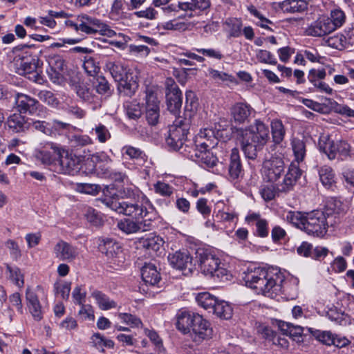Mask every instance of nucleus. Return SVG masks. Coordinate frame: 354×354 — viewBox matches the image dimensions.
Instances as JSON below:
<instances>
[{
    "instance_id": "1",
    "label": "nucleus",
    "mask_w": 354,
    "mask_h": 354,
    "mask_svg": "<svg viewBox=\"0 0 354 354\" xmlns=\"http://www.w3.org/2000/svg\"><path fill=\"white\" fill-rule=\"evenodd\" d=\"M102 203L111 209L132 218H124L118 223V227L127 234L149 231L153 227L156 212L145 196L137 200L105 198Z\"/></svg>"
},
{
    "instance_id": "2",
    "label": "nucleus",
    "mask_w": 354,
    "mask_h": 354,
    "mask_svg": "<svg viewBox=\"0 0 354 354\" xmlns=\"http://www.w3.org/2000/svg\"><path fill=\"white\" fill-rule=\"evenodd\" d=\"M243 278L246 286L252 289L257 294L268 297L281 290L284 280V276L277 268H248L244 272Z\"/></svg>"
},
{
    "instance_id": "3",
    "label": "nucleus",
    "mask_w": 354,
    "mask_h": 354,
    "mask_svg": "<svg viewBox=\"0 0 354 354\" xmlns=\"http://www.w3.org/2000/svg\"><path fill=\"white\" fill-rule=\"evenodd\" d=\"M241 149L246 158L254 160L259 151L270 140V131L261 121L257 120L246 129H237Z\"/></svg>"
},
{
    "instance_id": "4",
    "label": "nucleus",
    "mask_w": 354,
    "mask_h": 354,
    "mask_svg": "<svg viewBox=\"0 0 354 354\" xmlns=\"http://www.w3.org/2000/svg\"><path fill=\"white\" fill-rule=\"evenodd\" d=\"M286 220L308 234L322 237L327 232L328 226L333 225L328 221L326 214L320 210L309 212H288Z\"/></svg>"
},
{
    "instance_id": "5",
    "label": "nucleus",
    "mask_w": 354,
    "mask_h": 354,
    "mask_svg": "<svg viewBox=\"0 0 354 354\" xmlns=\"http://www.w3.org/2000/svg\"><path fill=\"white\" fill-rule=\"evenodd\" d=\"M301 173L298 165L292 162L288 167V172L284 175L283 180L277 183L276 187L272 185H266L261 188L262 198L266 201H270L275 197L277 192L286 193L292 190L300 178Z\"/></svg>"
},
{
    "instance_id": "6",
    "label": "nucleus",
    "mask_w": 354,
    "mask_h": 354,
    "mask_svg": "<svg viewBox=\"0 0 354 354\" xmlns=\"http://www.w3.org/2000/svg\"><path fill=\"white\" fill-rule=\"evenodd\" d=\"M196 258L203 274L221 280L228 279L230 274L227 270L223 267V264L221 265V259L215 254L203 250L197 252Z\"/></svg>"
},
{
    "instance_id": "7",
    "label": "nucleus",
    "mask_w": 354,
    "mask_h": 354,
    "mask_svg": "<svg viewBox=\"0 0 354 354\" xmlns=\"http://www.w3.org/2000/svg\"><path fill=\"white\" fill-rule=\"evenodd\" d=\"M190 121L187 118L178 117L169 127V135L166 138L167 145L173 150L177 151L182 148L187 140V135L189 129Z\"/></svg>"
},
{
    "instance_id": "8",
    "label": "nucleus",
    "mask_w": 354,
    "mask_h": 354,
    "mask_svg": "<svg viewBox=\"0 0 354 354\" xmlns=\"http://www.w3.org/2000/svg\"><path fill=\"white\" fill-rule=\"evenodd\" d=\"M285 163L283 158L272 156L263 163L262 174L268 182L275 183L284 174Z\"/></svg>"
},
{
    "instance_id": "9",
    "label": "nucleus",
    "mask_w": 354,
    "mask_h": 354,
    "mask_svg": "<svg viewBox=\"0 0 354 354\" xmlns=\"http://www.w3.org/2000/svg\"><path fill=\"white\" fill-rule=\"evenodd\" d=\"M145 117L150 125L157 124L160 118V100L156 93L151 88L146 90Z\"/></svg>"
},
{
    "instance_id": "10",
    "label": "nucleus",
    "mask_w": 354,
    "mask_h": 354,
    "mask_svg": "<svg viewBox=\"0 0 354 354\" xmlns=\"http://www.w3.org/2000/svg\"><path fill=\"white\" fill-rule=\"evenodd\" d=\"M98 249L113 263L120 264L124 261L121 246L112 239H102L98 245Z\"/></svg>"
},
{
    "instance_id": "11",
    "label": "nucleus",
    "mask_w": 354,
    "mask_h": 354,
    "mask_svg": "<svg viewBox=\"0 0 354 354\" xmlns=\"http://www.w3.org/2000/svg\"><path fill=\"white\" fill-rule=\"evenodd\" d=\"M19 57L14 59L17 68V73L22 75H28V78L36 82H39L41 79V75L37 71V65L35 59L29 61L23 55H19Z\"/></svg>"
},
{
    "instance_id": "12",
    "label": "nucleus",
    "mask_w": 354,
    "mask_h": 354,
    "mask_svg": "<svg viewBox=\"0 0 354 354\" xmlns=\"http://www.w3.org/2000/svg\"><path fill=\"white\" fill-rule=\"evenodd\" d=\"M53 252L55 257L62 261L71 262L79 256L78 248L63 240L55 245Z\"/></svg>"
},
{
    "instance_id": "13",
    "label": "nucleus",
    "mask_w": 354,
    "mask_h": 354,
    "mask_svg": "<svg viewBox=\"0 0 354 354\" xmlns=\"http://www.w3.org/2000/svg\"><path fill=\"white\" fill-rule=\"evenodd\" d=\"M191 332L194 335L195 341H200L212 337L213 330L208 321L199 314L195 315Z\"/></svg>"
},
{
    "instance_id": "14",
    "label": "nucleus",
    "mask_w": 354,
    "mask_h": 354,
    "mask_svg": "<svg viewBox=\"0 0 354 354\" xmlns=\"http://www.w3.org/2000/svg\"><path fill=\"white\" fill-rule=\"evenodd\" d=\"M333 32L329 24L328 17L322 16L312 22L305 30V33L310 37H324Z\"/></svg>"
},
{
    "instance_id": "15",
    "label": "nucleus",
    "mask_w": 354,
    "mask_h": 354,
    "mask_svg": "<svg viewBox=\"0 0 354 354\" xmlns=\"http://www.w3.org/2000/svg\"><path fill=\"white\" fill-rule=\"evenodd\" d=\"M57 165L59 167V171L60 173L73 174L80 169V159L72 153L61 151Z\"/></svg>"
},
{
    "instance_id": "16",
    "label": "nucleus",
    "mask_w": 354,
    "mask_h": 354,
    "mask_svg": "<svg viewBox=\"0 0 354 354\" xmlns=\"http://www.w3.org/2000/svg\"><path fill=\"white\" fill-rule=\"evenodd\" d=\"M61 149L53 142L46 143L37 152L36 156L44 164L57 165V160L60 157Z\"/></svg>"
},
{
    "instance_id": "17",
    "label": "nucleus",
    "mask_w": 354,
    "mask_h": 354,
    "mask_svg": "<svg viewBox=\"0 0 354 354\" xmlns=\"http://www.w3.org/2000/svg\"><path fill=\"white\" fill-rule=\"evenodd\" d=\"M168 261L170 265L177 270L187 269L189 271L192 270V257L187 250L177 251L174 254H170L168 256Z\"/></svg>"
},
{
    "instance_id": "18",
    "label": "nucleus",
    "mask_w": 354,
    "mask_h": 354,
    "mask_svg": "<svg viewBox=\"0 0 354 354\" xmlns=\"http://www.w3.org/2000/svg\"><path fill=\"white\" fill-rule=\"evenodd\" d=\"M254 112L250 105L238 102L230 109L232 120L236 124H242L249 121L252 113Z\"/></svg>"
},
{
    "instance_id": "19",
    "label": "nucleus",
    "mask_w": 354,
    "mask_h": 354,
    "mask_svg": "<svg viewBox=\"0 0 354 354\" xmlns=\"http://www.w3.org/2000/svg\"><path fill=\"white\" fill-rule=\"evenodd\" d=\"M30 124L28 119L20 113L10 115L6 121L8 129L15 133L26 132L30 129Z\"/></svg>"
},
{
    "instance_id": "20",
    "label": "nucleus",
    "mask_w": 354,
    "mask_h": 354,
    "mask_svg": "<svg viewBox=\"0 0 354 354\" xmlns=\"http://www.w3.org/2000/svg\"><path fill=\"white\" fill-rule=\"evenodd\" d=\"M16 104L20 113L34 114L40 106L36 99L23 93H17L16 95Z\"/></svg>"
},
{
    "instance_id": "21",
    "label": "nucleus",
    "mask_w": 354,
    "mask_h": 354,
    "mask_svg": "<svg viewBox=\"0 0 354 354\" xmlns=\"http://www.w3.org/2000/svg\"><path fill=\"white\" fill-rule=\"evenodd\" d=\"M27 307L32 317L36 321H40L43 317V310L37 293L30 288L26 292Z\"/></svg>"
},
{
    "instance_id": "22",
    "label": "nucleus",
    "mask_w": 354,
    "mask_h": 354,
    "mask_svg": "<svg viewBox=\"0 0 354 354\" xmlns=\"http://www.w3.org/2000/svg\"><path fill=\"white\" fill-rule=\"evenodd\" d=\"M228 175L230 180L232 181L238 180L243 176L239 151L236 148H234L231 151Z\"/></svg>"
},
{
    "instance_id": "23",
    "label": "nucleus",
    "mask_w": 354,
    "mask_h": 354,
    "mask_svg": "<svg viewBox=\"0 0 354 354\" xmlns=\"http://www.w3.org/2000/svg\"><path fill=\"white\" fill-rule=\"evenodd\" d=\"M186 12H189V18L201 15L206 12L211 6L210 0H189L184 1Z\"/></svg>"
},
{
    "instance_id": "24",
    "label": "nucleus",
    "mask_w": 354,
    "mask_h": 354,
    "mask_svg": "<svg viewBox=\"0 0 354 354\" xmlns=\"http://www.w3.org/2000/svg\"><path fill=\"white\" fill-rule=\"evenodd\" d=\"M138 243L140 247L151 253V252H157L162 250L165 241L160 236L151 234L139 239Z\"/></svg>"
},
{
    "instance_id": "25",
    "label": "nucleus",
    "mask_w": 354,
    "mask_h": 354,
    "mask_svg": "<svg viewBox=\"0 0 354 354\" xmlns=\"http://www.w3.org/2000/svg\"><path fill=\"white\" fill-rule=\"evenodd\" d=\"M216 137L212 129L205 128L201 129L195 137V142L197 147H214L216 144Z\"/></svg>"
},
{
    "instance_id": "26",
    "label": "nucleus",
    "mask_w": 354,
    "mask_h": 354,
    "mask_svg": "<svg viewBox=\"0 0 354 354\" xmlns=\"http://www.w3.org/2000/svg\"><path fill=\"white\" fill-rule=\"evenodd\" d=\"M118 82L119 92L125 96L131 97L138 88V84L131 73H128Z\"/></svg>"
},
{
    "instance_id": "27",
    "label": "nucleus",
    "mask_w": 354,
    "mask_h": 354,
    "mask_svg": "<svg viewBox=\"0 0 354 354\" xmlns=\"http://www.w3.org/2000/svg\"><path fill=\"white\" fill-rule=\"evenodd\" d=\"M196 314L182 311L176 315V328L184 334L191 333L194 318Z\"/></svg>"
},
{
    "instance_id": "28",
    "label": "nucleus",
    "mask_w": 354,
    "mask_h": 354,
    "mask_svg": "<svg viewBox=\"0 0 354 354\" xmlns=\"http://www.w3.org/2000/svg\"><path fill=\"white\" fill-rule=\"evenodd\" d=\"M212 147H200L195 162L203 167L212 168L216 165L217 158L209 151Z\"/></svg>"
},
{
    "instance_id": "29",
    "label": "nucleus",
    "mask_w": 354,
    "mask_h": 354,
    "mask_svg": "<svg viewBox=\"0 0 354 354\" xmlns=\"http://www.w3.org/2000/svg\"><path fill=\"white\" fill-rule=\"evenodd\" d=\"M82 32L93 35L96 33H99L101 35H105L107 37H112L115 35V32L110 28V27L106 24L103 23L98 19H96L93 23V26L91 27H88L86 26H83Z\"/></svg>"
},
{
    "instance_id": "30",
    "label": "nucleus",
    "mask_w": 354,
    "mask_h": 354,
    "mask_svg": "<svg viewBox=\"0 0 354 354\" xmlns=\"http://www.w3.org/2000/svg\"><path fill=\"white\" fill-rule=\"evenodd\" d=\"M142 280L145 283L154 286L160 280V275L154 264L146 263L141 270Z\"/></svg>"
},
{
    "instance_id": "31",
    "label": "nucleus",
    "mask_w": 354,
    "mask_h": 354,
    "mask_svg": "<svg viewBox=\"0 0 354 354\" xmlns=\"http://www.w3.org/2000/svg\"><path fill=\"white\" fill-rule=\"evenodd\" d=\"M165 95L168 111L175 115L179 113L183 102L182 92L178 91L177 92L165 93Z\"/></svg>"
},
{
    "instance_id": "32",
    "label": "nucleus",
    "mask_w": 354,
    "mask_h": 354,
    "mask_svg": "<svg viewBox=\"0 0 354 354\" xmlns=\"http://www.w3.org/2000/svg\"><path fill=\"white\" fill-rule=\"evenodd\" d=\"M308 3L305 0H284L281 8L284 12H301L307 9Z\"/></svg>"
},
{
    "instance_id": "33",
    "label": "nucleus",
    "mask_w": 354,
    "mask_h": 354,
    "mask_svg": "<svg viewBox=\"0 0 354 354\" xmlns=\"http://www.w3.org/2000/svg\"><path fill=\"white\" fill-rule=\"evenodd\" d=\"M91 296L95 299L99 308L102 310H108L117 307V303L101 291L94 290L91 293Z\"/></svg>"
},
{
    "instance_id": "34",
    "label": "nucleus",
    "mask_w": 354,
    "mask_h": 354,
    "mask_svg": "<svg viewBox=\"0 0 354 354\" xmlns=\"http://www.w3.org/2000/svg\"><path fill=\"white\" fill-rule=\"evenodd\" d=\"M105 69L108 71L116 81L121 80L128 73L126 68L118 62L108 60L105 64Z\"/></svg>"
},
{
    "instance_id": "35",
    "label": "nucleus",
    "mask_w": 354,
    "mask_h": 354,
    "mask_svg": "<svg viewBox=\"0 0 354 354\" xmlns=\"http://www.w3.org/2000/svg\"><path fill=\"white\" fill-rule=\"evenodd\" d=\"M212 311L218 317L225 319L231 318L232 315L231 306L225 301H218L217 299Z\"/></svg>"
},
{
    "instance_id": "36",
    "label": "nucleus",
    "mask_w": 354,
    "mask_h": 354,
    "mask_svg": "<svg viewBox=\"0 0 354 354\" xmlns=\"http://www.w3.org/2000/svg\"><path fill=\"white\" fill-rule=\"evenodd\" d=\"M90 133L95 135L96 140L102 144L106 142L111 138V134L109 129L102 123L95 124Z\"/></svg>"
},
{
    "instance_id": "37",
    "label": "nucleus",
    "mask_w": 354,
    "mask_h": 354,
    "mask_svg": "<svg viewBox=\"0 0 354 354\" xmlns=\"http://www.w3.org/2000/svg\"><path fill=\"white\" fill-rule=\"evenodd\" d=\"M291 146L295 161L297 163L302 162L304 160L306 153L305 142L299 138H293L291 142Z\"/></svg>"
},
{
    "instance_id": "38",
    "label": "nucleus",
    "mask_w": 354,
    "mask_h": 354,
    "mask_svg": "<svg viewBox=\"0 0 354 354\" xmlns=\"http://www.w3.org/2000/svg\"><path fill=\"white\" fill-rule=\"evenodd\" d=\"M197 106L198 102L195 93L192 91L186 92L185 104V118L190 120L194 113L196 111Z\"/></svg>"
},
{
    "instance_id": "39",
    "label": "nucleus",
    "mask_w": 354,
    "mask_h": 354,
    "mask_svg": "<svg viewBox=\"0 0 354 354\" xmlns=\"http://www.w3.org/2000/svg\"><path fill=\"white\" fill-rule=\"evenodd\" d=\"M319 178L323 184L327 188H330L335 183V174L331 167L323 166L319 169Z\"/></svg>"
},
{
    "instance_id": "40",
    "label": "nucleus",
    "mask_w": 354,
    "mask_h": 354,
    "mask_svg": "<svg viewBox=\"0 0 354 354\" xmlns=\"http://www.w3.org/2000/svg\"><path fill=\"white\" fill-rule=\"evenodd\" d=\"M91 343L92 344L93 346L102 352L104 351L103 347L113 348L115 345L113 341L111 339H106L99 333H95L91 336Z\"/></svg>"
},
{
    "instance_id": "41",
    "label": "nucleus",
    "mask_w": 354,
    "mask_h": 354,
    "mask_svg": "<svg viewBox=\"0 0 354 354\" xmlns=\"http://www.w3.org/2000/svg\"><path fill=\"white\" fill-rule=\"evenodd\" d=\"M330 15L328 19H329V24L333 31L342 26L345 23L346 16L342 10L334 9L331 10Z\"/></svg>"
},
{
    "instance_id": "42",
    "label": "nucleus",
    "mask_w": 354,
    "mask_h": 354,
    "mask_svg": "<svg viewBox=\"0 0 354 354\" xmlns=\"http://www.w3.org/2000/svg\"><path fill=\"white\" fill-rule=\"evenodd\" d=\"M124 109L126 115L130 120H137L142 114L140 104L136 101L126 102L124 104Z\"/></svg>"
},
{
    "instance_id": "43",
    "label": "nucleus",
    "mask_w": 354,
    "mask_h": 354,
    "mask_svg": "<svg viewBox=\"0 0 354 354\" xmlns=\"http://www.w3.org/2000/svg\"><path fill=\"white\" fill-rule=\"evenodd\" d=\"M196 299L199 306L209 310H212L217 300L214 296L207 292L198 293Z\"/></svg>"
},
{
    "instance_id": "44",
    "label": "nucleus",
    "mask_w": 354,
    "mask_h": 354,
    "mask_svg": "<svg viewBox=\"0 0 354 354\" xmlns=\"http://www.w3.org/2000/svg\"><path fill=\"white\" fill-rule=\"evenodd\" d=\"M271 129L273 141L279 144L284 138L285 129L283 123L279 120H274L271 122Z\"/></svg>"
},
{
    "instance_id": "45",
    "label": "nucleus",
    "mask_w": 354,
    "mask_h": 354,
    "mask_svg": "<svg viewBox=\"0 0 354 354\" xmlns=\"http://www.w3.org/2000/svg\"><path fill=\"white\" fill-rule=\"evenodd\" d=\"M228 28L229 35L232 37H239L242 34V21L236 18L228 19L225 21Z\"/></svg>"
},
{
    "instance_id": "46",
    "label": "nucleus",
    "mask_w": 354,
    "mask_h": 354,
    "mask_svg": "<svg viewBox=\"0 0 354 354\" xmlns=\"http://www.w3.org/2000/svg\"><path fill=\"white\" fill-rule=\"evenodd\" d=\"M6 271L9 273V279L17 286L21 288L24 286V275L19 268L12 267L9 264H6Z\"/></svg>"
},
{
    "instance_id": "47",
    "label": "nucleus",
    "mask_w": 354,
    "mask_h": 354,
    "mask_svg": "<svg viewBox=\"0 0 354 354\" xmlns=\"http://www.w3.org/2000/svg\"><path fill=\"white\" fill-rule=\"evenodd\" d=\"M199 149L200 147L196 146L195 141L193 142L190 140H186L179 151L184 156L194 161Z\"/></svg>"
},
{
    "instance_id": "48",
    "label": "nucleus",
    "mask_w": 354,
    "mask_h": 354,
    "mask_svg": "<svg viewBox=\"0 0 354 354\" xmlns=\"http://www.w3.org/2000/svg\"><path fill=\"white\" fill-rule=\"evenodd\" d=\"M122 153L123 156H127L129 159L142 160L145 159V153L139 148H136L130 145H126L122 147Z\"/></svg>"
},
{
    "instance_id": "49",
    "label": "nucleus",
    "mask_w": 354,
    "mask_h": 354,
    "mask_svg": "<svg viewBox=\"0 0 354 354\" xmlns=\"http://www.w3.org/2000/svg\"><path fill=\"white\" fill-rule=\"evenodd\" d=\"M337 142L327 139L326 142H319L320 150L322 151L330 160H333L337 157Z\"/></svg>"
},
{
    "instance_id": "50",
    "label": "nucleus",
    "mask_w": 354,
    "mask_h": 354,
    "mask_svg": "<svg viewBox=\"0 0 354 354\" xmlns=\"http://www.w3.org/2000/svg\"><path fill=\"white\" fill-rule=\"evenodd\" d=\"M283 334L292 337H300L304 333V328L299 326H295L290 323H283L280 326Z\"/></svg>"
},
{
    "instance_id": "51",
    "label": "nucleus",
    "mask_w": 354,
    "mask_h": 354,
    "mask_svg": "<svg viewBox=\"0 0 354 354\" xmlns=\"http://www.w3.org/2000/svg\"><path fill=\"white\" fill-rule=\"evenodd\" d=\"M83 68L88 75L93 77H95L100 70L98 63L91 57H85Z\"/></svg>"
},
{
    "instance_id": "52",
    "label": "nucleus",
    "mask_w": 354,
    "mask_h": 354,
    "mask_svg": "<svg viewBox=\"0 0 354 354\" xmlns=\"http://www.w3.org/2000/svg\"><path fill=\"white\" fill-rule=\"evenodd\" d=\"M48 64L51 69L57 74L59 75L66 66L65 61L60 55H55L50 57L48 59Z\"/></svg>"
},
{
    "instance_id": "53",
    "label": "nucleus",
    "mask_w": 354,
    "mask_h": 354,
    "mask_svg": "<svg viewBox=\"0 0 354 354\" xmlns=\"http://www.w3.org/2000/svg\"><path fill=\"white\" fill-rule=\"evenodd\" d=\"M313 335L316 339L327 346H331L334 334L330 331L316 330L313 332Z\"/></svg>"
},
{
    "instance_id": "54",
    "label": "nucleus",
    "mask_w": 354,
    "mask_h": 354,
    "mask_svg": "<svg viewBox=\"0 0 354 354\" xmlns=\"http://www.w3.org/2000/svg\"><path fill=\"white\" fill-rule=\"evenodd\" d=\"M37 96L41 101L50 106H56L59 104V100L50 91L41 90L37 93Z\"/></svg>"
},
{
    "instance_id": "55",
    "label": "nucleus",
    "mask_w": 354,
    "mask_h": 354,
    "mask_svg": "<svg viewBox=\"0 0 354 354\" xmlns=\"http://www.w3.org/2000/svg\"><path fill=\"white\" fill-rule=\"evenodd\" d=\"M95 19L96 18L95 17H90L86 14H82L78 16V20L80 21V24L79 25L73 23V21H69V24L75 30H80L82 32V27L83 28V26L91 27L93 26V23Z\"/></svg>"
},
{
    "instance_id": "56",
    "label": "nucleus",
    "mask_w": 354,
    "mask_h": 354,
    "mask_svg": "<svg viewBox=\"0 0 354 354\" xmlns=\"http://www.w3.org/2000/svg\"><path fill=\"white\" fill-rule=\"evenodd\" d=\"M118 316L124 323L130 325L131 327L138 328L142 326L140 319L133 315L120 313Z\"/></svg>"
},
{
    "instance_id": "57",
    "label": "nucleus",
    "mask_w": 354,
    "mask_h": 354,
    "mask_svg": "<svg viewBox=\"0 0 354 354\" xmlns=\"http://www.w3.org/2000/svg\"><path fill=\"white\" fill-rule=\"evenodd\" d=\"M308 78L317 91L328 95L333 93V89L326 83L322 82V80H315L313 75H308Z\"/></svg>"
},
{
    "instance_id": "58",
    "label": "nucleus",
    "mask_w": 354,
    "mask_h": 354,
    "mask_svg": "<svg viewBox=\"0 0 354 354\" xmlns=\"http://www.w3.org/2000/svg\"><path fill=\"white\" fill-rule=\"evenodd\" d=\"M328 44L333 48L342 50L347 48L345 37L343 35H337L328 39Z\"/></svg>"
},
{
    "instance_id": "59",
    "label": "nucleus",
    "mask_w": 354,
    "mask_h": 354,
    "mask_svg": "<svg viewBox=\"0 0 354 354\" xmlns=\"http://www.w3.org/2000/svg\"><path fill=\"white\" fill-rule=\"evenodd\" d=\"M327 212L325 213L327 215V218L329 219L330 214L333 213L335 214H339L342 213L344 209L342 205V203L340 201L338 200H333L332 201L328 202L327 205Z\"/></svg>"
},
{
    "instance_id": "60",
    "label": "nucleus",
    "mask_w": 354,
    "mask_h": 354,
    "mask_svg": "<svg viewBox=\"0 0 354 354\" xmlns=\"http://www.w3.org/2000/svg\"><path fill=\"white\" fill-rule=\"evenodd\" d=\"M96 91L100 94H106L110 91V84L104 76L99 75L96 77L95 82Z\"/></svg>"
},
{
    "instance_id": "61",
    "label": "nucleus",
    "mask_w": 354,
    "mask_h": 354,
    "mask_svg": "<svg viewBox=\"0 0 354 354\" xmlns=\"http://www.w3.org/2000/svg\"><path fill=\"white\" fill-rule=\"evenodd\" d=\"M54 288L56 293L60 295L63 299H68L71 292V283H56L54 285Z\"/></svg>"
},
{
    "instance_id": "62",
    "label": "nucleus",
    "mask_w": 354,
    "mask_h": 354,
    "mask_svg": "<svg viewBox=\"0 0 354 354\" xmlns=\"http://www.w3.org/2000/svg\"><path fill=\"white\" fill-rule=\"evenodd\" d=\"M180 10L186 12L184 1H178V3H171L162 8L163 12L168 16H171L172 14H176Z\"/></svg>"
},
{
    "instance_id": "63",
    "label": "nucleus",
    "mask_w": 354,
    "mask_h": 354,
    "mask_svg": "<svg viewBox=\"0 0 354 354\" xmlns=\"http://www.w3.org/2000/svg\"><path fill=\"white\" fill-rule=\"evenodd\" d=\"M337 155H339V158L343 160L348 158L350 156L351 147L350 145L345 141L337 142Z\"/></svg>"
},
{
    "instance_id": "64",
    "label": "nucleus",
    "mask_w": 354,
    "mask_h": 354,
    "mask_svg": "<svg viewBox=\"0 0 354 354\" xmlns=\"http://www.w3.org/2000/svg\"><path fill=\"white\" fill-rule=\"evenodd\" d=\"M154 189L156 193L162 196H169L173 193V188L169 184L160 181L154 185Z\"/></svg>"
}]
</instances>
